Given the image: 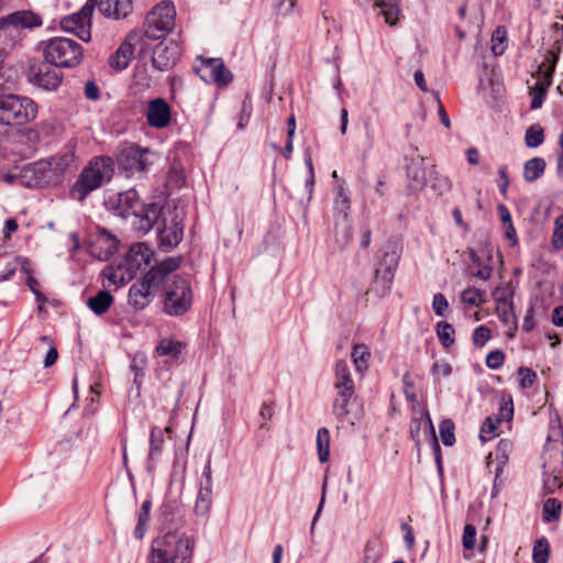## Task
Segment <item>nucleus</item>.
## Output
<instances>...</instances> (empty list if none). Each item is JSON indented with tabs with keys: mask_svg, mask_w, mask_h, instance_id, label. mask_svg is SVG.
<instances>
[{
	"mask_svg": "<svg viewBox=\"0 0 563 563\" xmlns=\"http://www.w3.org/2000/svg\"><path fill=\"white\" fill-rule=\"evenodd\" d=\"M536 77L537 81L534 86L530 88V96L532 97L530 108L532 110H537L542 107L548 93V89L552 85L553 80L543 76Z\"/></svg>",
	"mask_w": 563,
	"mask_h": 563,
	"instance_id": "nucleus-31",
	"label": "nucleus"
},
{
	"mask_svg": "<svg viewBox=\"0 0 563 563\" xmlns=\"http://www.w3.org/2000/svg\"><path fill=\"white\" fill-rule=\"evenodd\" d=\"M195 71L203 81L214 82L220 87H225L233 78L221 58L203 59L200 66L195 67Z\"/></svg>",
	"mask_w": 563,
	"mask_h": 563,
	"instance_id": "nucleus-14",
	"label": "nucleus"
},
{
	"mask_svg": "<svg viewBox=\"0 0 563 563\" xmlns=\"http://www.w3.org/2000/svg\"><path fill=\"white\" fill-rule=\"evenodd\" d=\"M455 426L451 419H444L440 422L439 432L441 441L445 446H452L455 443Z\"/></svg>",
	"mask_w": 563,
	"mask_h": 563,
	"instance_id": "nucleus-48",
	"label": "nucleus"
},
{
	"mask_svg": "<svg viewBox=\"0 0 563 563\" xmlns=\"http://www.w3.org/2000/svg\"><path fill=\"white\" fill-rule=\"evenodd\" d=\"M146 356L143 353H137L131 357L130 369L134 373L133 383L137 388L142 385V378L145 374Z\"/></svg>",
	"mask_w": 563,
	"mask_h": 563,
	"instance_id": "nucleus-41",
	"label": "nucleus"
},
{
	"mask_svg": "<svg viewBox=\"0 0 563 563\" xmlns=\"http://www.w3.org/2000/svg\"><path fill=\"white\" fill-rule=\"evenodd\" d=\"M563 437L561 427L553 428L548 435V442L542 454L543 470L547 475L549 472H562L563 468Z\"/></svg>",
	"mask_w": 563,
	"mask_h": 563,
	"instance_id": "nucleus-13",
	"label": "nucleus"
},
{
	"mask_svg": "<svg viewBox=\"0 0 563 563\" xmlns=\"http://www.w3.org/2000/svg\"><path fill=\"white\" fill-rule=\"evenodd\" d=\"M195 541L178 532H167L152 541L147 563H191Z\"/></svg>",
	"mask_w": 563,
	"mask_h": 563,
	"instance_id": "nucleus-3",
	"label": "nucleus"
},
{
	"mask_svg": "<svg viewBox=\"0 0 563 563\" xmlns=\"http://www.w3.org/2000/svg\"><path fill=\"white\" fill-rule=\"evenodd\" d=\"M183 239V227L177 222H173L170 227L166 224L163 228H158V240L163 247L172 249L181 241Z\"/></svg>",
	"mask_w": 563,
	"mask_h": 563,
	"instance_id": "nucleus-28",
	"label": "nucleus"
},
{
	"mask_svg": "<svg viewBox=\"0 0 563 563\" xmlns=\"http://www.w3.org/2000/svg\"><path fill=\"white\" fill-rule=\"evenodd\" d=\"M484 296L485 291L477 288L468 287L462 291L461 300L463 303L467 306L478 307L485 301Z\"/></svg>",
	"mask_w": 563,
	"mask_h": 563,
	"instance_id": "nucleus-47",
	"label": "nucleus"
},
{
	"mask_svg": "<svg viewBox=\"0 0 563 563\" xmlns=\"http://www.w3.org/2000/svg\"><path fill=\"white\" fill-rule=\"evenodd\" d=\"M44 59L55 67L73 68L80 64L84 57L82 46L67 37H53L44 43Z\"/></svg>",
	"mask_w": 563,
	"mask_h": 563,
	"instance_id": "nucleus-6",
	"label": "nucleus"
},
{
	"mask_svg": "<svg viewBox=\"0 0 563 563\" xmlns=\"http://www.w3.org/2000/svg\"><path fill=\"white\" fill-rule=\"evenodd\" d=\"M156 154L137 145H125L118 152L117 163L129 177L145 173L154 164Z\"/></svg>",
	"mask_w": 563,
	"mask_h": 563,
	"instance_id": "nucleus-10",
	"label": "nucleus"
},
{
	"mask_svg": "<svg viewBox=\"0 0 563 563\" xmlns=\"http://www.w3.org/2000/svg\"><path fill=\"white\" fill-rule=\"evenodd\" d=\"M493 298L496 302V313L499 320L505 324H516L514 312V290L510 284H503L493 291Z\"/></svg>",
	"mask_w": 563,
	"mask_h": 563,
	"instance_id": "nucleus-18",
	"label": "nucleus"
},
{
	"mask_svg": "<svg viewBox=\"0 0 563 563\" xmlns=\"http://www.w3.org/2000/svg\"><path fill=\"white\" fill-rule=\"evenodd\" d=\"M374 2L380 9V14L384 16L385 22L389 25H395L400 13L399 0H374Z\"/></svg>",
	"mask_w": 563,
	"mask_h": 563,
	"instance_id": "nucleus-35",
	"label": "nucleus"
},
{
	"mask_svg": "<svg viewBox=\"0 0 563 563\" xmlns=\"http://www.w3.org/2000/svg\"><path fill=\"white\" fill-rule=\"evenodd\" d=\"M119 247V240L106 229L99 231L90 244V254L100 261H108Z\"/></svg>",
	"mask_w": 563,
	"mask_h": 563,
	"instance_id": "nucleus-20",
	"label": "nucleus"
},
{
	"mask_svg": "<svg viewBox=\"0 0 563 563\" xmlns=\"http://www.w3.org/2000/svg\"><path fill=\"white\" fill-rule=\"evenodd\" d=\"M550 555V547L545 539L537 540L533 550L532 559L534 563H547Z\"/></svg>",
	"mask_w": 563,
	"mask_h": 563,
	"instance_id": "nucleus-51",
	"label": "nucleus"
},
{
	"mask_svg": "<svg viewBox=\"0 0 563 563\" xmlns=\"http://www.w3.org/2000/svg\"><path fill=\"white\" fill-rule=\"evenodd\" d=\"M476 528L467 523L464 527L463 537H462V544L465 550H473L475 547L476 541Z\"/></svg>",
	"mask_w": 563,
	"mask_h": 563,
	"instance_id": "nucleus-54",
	"label": "nucleus"
},
{
	"mask_svg": "<svg viewBox=\"0 0 563 563\" xmlns=\"http://www.w3.org/2000/svg\"><path fill=\"white\" fill-rule=\"evenodd\" d=\"M400 258V247L396 242L388 241L379 250L375 264V280L382 287L383 294L388 291L394 280L395 271Z\"/></svg>",
	"mask_w": 563,
	"mask_h": 563,
	"instance_id": "nucleus-9",
	"label": "nucleus"
},
{
	"mask_svg": "<svg viewBox=\"0 0 563 563\" xmlns=\"http://www.w3.org/2000/svg\"><path fill=\"white\" fill-rule=\"evenodd\" d=\"M164 445L163 430L158 427H153L150 434V451H148V470L155 466L158 462Z\"/></svg>",
	"mask_w": 563,
	"mask_h": 563,
	"instance_id": "nucleus-30",
	"label": "nucleus"
},
{
	"mask_svg": "<svg viewBox=\"0 0 563 563\" xmlns=\"http://www.w3.org/2000/svg\"><path fill=\"white\" fill-rule=\"evenodd\" d=\"M543 141V129L539 124H533L526 131L525 142L528 147H538Z\"/></svg>",
	"mask_w": 563,
	"mask_h": 563,
	"instance_id": "nucleus-49",
	"label": "nucleus"
},
{
	"mask_svg": "<svg viewBox=\"0 0 563 563\" xmlns=\"http://www.w3.org/2000/svg\"><path fill=\"white\" fill-rule=\"evenodd\" d=\"M180 54V47L176 42H159L153 48L152 65L159 71L168 70L177 64Z\"/></svg>",
	"mask_w": 563,
	"mask_h": 563,
	"instance_id": "nucleus-17",
	"label": "nucleus"
},
{
	"mask_svg": "<svg viewBox=\"0 0 563 563\" xmlns=\"http://www.w3.org/2000/svg\"><path fill=\"white\" fill-rule=\"evenodd\" d=\"M183 351V343L178 340H174L170 338L162 339L157 346L156 352L161 356H169L173 360L179 357Z\"/></svg>",
	"mask_w": 563,
	"mask_h": 563,
	"instance_id": "nucleus-36",
	"label": "nucleus"
},
{
	"mask_svg": "<svg viewBox=\"0 0 563 563\" xmlns=\"http://www.w3.org/2000/svg\"><path fill=\"white\" fill-rule=\"evenodd\" d=\"M46 60L30 68V81L47 91L56 90L63 79V74Z\"/></svg>",
	"mask_w": 563,
	"mask_h": 563,
	"instance_id": "nucleus-15",
	"label": "nucleus"
},
{
	"mask_svg": "<svg viewBox=\"0 0 563 563\" xmlns=\"http://www.w3.org/2000/svg\"><path fill=\"white\" fill-rule=\"evenodd\" d=\"M409 187L412 190H422L428 185L429 168L421 156L411 158L407 165Z\"/></svg>",
	"mask_w": 563,
	"mask_h": 563,
	"instance_id": "nucleus-23",
	"label": "nucleus"
},
{
	"mask_svg": "<svg viewBox=\"0 0 563 563\" xmlns=\"http://www.w3.org/2000/svg\"><path fill=\"white\" fill-rule=\"evenodd\" d=\"M194 294L189 282L178 275L166 283L163 311L172 317H181L192 306Z\"/></svg>",
	"mask_w": 563,
	"mask_h": 563,
	"instance_id": "nucleus-7",
	"label": "nucleus"
},
{
	"mask_svg": "<svg viewBox=\"0 0 563 563\" xmlns=\"http://www.w3.org/2000/svg\"><path fill=\"white\" fill-rule=\"evenodd\" d=\"M317 450L319 461L327 462L330 456V432L327 428H320L317 432Z\"/></svg>",
	"mask_w": 563,
	"mask_h": 563,
	"instance_id": "nucleus-40",
	"label": "nucleus"
},
{
	"mask_svg": "<svg viewBox=\"0 0 563 563\" xmlns=\"http://www.w3.org/2000/svg\"><path fill=\"white\" fill-rule=\"evenodd\" d=\"M432 309L439 317H443L445 314L446 310L449 309V301L443 294L438 292L433 296Z\"/></svg>",
	"mask_w": 563,
	"mask_h": 563,
	"instance_id": "nucleus-58",
	"label": "nucleus"
},
{
	"mask_svg": "<svg viewBox=\"0 0 563 563\" xmlns=\"http://www.w3.org/2000/svg\"><path fill=\"white\" fill-rule=\"evenodd\" d=\"M114 159L108 155L92 157L79 173L69 190L71 199L84 202L95 190L112 180L114 175Z\"/></svg>",
	"mask_w": 563,
	"mask_h": 563,
	"instance_id": "nucleus-2",
	"label": "nucleus"
},
{
	"mask_svg": "<svg viewBox=\"0 0 563 563\" xmlns=\"http://www.w3.org/2000/svg\"><path fill=\"white\" fill-rule=\"evenodd\" d=\"M113 300V296L109 291L100 290L87 300V306L93 313L101 316L112 306Z\"/></svg>",
	"mask_w": 563,
	"mask_h": 563,
	"instance_id": "nucleus-33",
	"label": "nucleus"
},
{
	"mask_svg": "<svg viewBox=\"0 0 563 563\" xmlns=\"http://www.w3.org/2000/svg\"><path fill=\"white\" fill-rule=\"evenodd\" d=\"M439 341L444 347H450L454 343L455 330L453 325L446 321H440L435 327Z\"/></svg>",
	"mask_w": 563,
	"mask_h": 563,
	"instance_id": "nucleus-44",
	"label": "nucleus"
},
{
	"mask_svg": "<svg viewBox=\"0 0 563 563\" xmlns=\"http://www.w3.org/2000/svg\"><path fill=\"white\" fill-rule=\"evenodd\" d=\"M95 8L115 20L128 16L133 9L132 0H88L80 11L62 19L60 26L84 42L91 38V16Z\"/></svg>",
	"mask_w": 563,
	"mask_h": 563,
	"instance_id": "nucleus-1",
	"label": "nucleus"
},
{
	"mask_svg": "<svg viewBox=\"0 0 563 563\" xmlns=\"http://www.w3.org/2000/svg\"><path fill=\"white\" fill-rule=\"evenodd\" d=\"M106 206L114 214L123 219L135 218L136 213L142 209V202L134 189L120 192L114 199H108Z\"/></svg>",
	"mask_w": 563,
	"mask_h": 563,
	"instance_id": "nucleus-16",
	"label": "nucleus"
},
{
	"mask_svg": "<svg viewBox=\"0 0 563 563\" xmlns=\"http://www.w3.org/2000/svg\"><path fill=\"white\" fill-rule=\"evenodd\" d=\"M383 554V547L378 539H371L364 548L363 563H378Z\"/></svg>",
	"mask_w": 563,
	"mask_h": 563,
	"instance_id": "nucleus-42",
	"label": "nucleus"
},
{
	"mask_svg": "<svg viewBox=\"0 0 563 563\" xmlns=\"http://www.w3.org/2000/svg\"><path fill=\"white\" fill-rule=\"evenodd\" d=\"M85 96L89 100H98L100 97V91L95 81H88L85 85Z\"/></svg>",
	"mask_w": 563,
	"mask_h": 563,
	"instance_id": "nucleus-64",
	"label": "nucleus"
},
{
	"mask_svg": "<svg viewBox=\"0 0 563 563\" xmlns=\"http://www.w3.org/2000/svg\"><path fill=\"white\" fill-rule=\"evenodd\" d=\"M505 362V353L500 350L490 351L486 356V366L490 369H498Z\"/></svg>",
	"mask_w": 563,
	"mask_h": 563,
	"instance_id": "nucleus-55",
	"label": "nucleus"
},
{
	"mask_svg": "<svg viewBox=\"0 0 563 563\" xmlns=\"http://www.w3.org/2000/svg\"><path fill=\"white\" fill-rule=\"evenodd\" d=\"M369 357L371 353L365 344L354 345L352 358L358 372H363L367 368Z\"/></svg>",
	"mask_w": 563,
	"mask_h": 563,
	"instance_id": "nucleus-43",
	"label": "nucleus"
},
{
	"mask_svg": "<svg viewBox=\"0 0 563 563\" xmlns=\"http://www.w3.org/2000/svg\"><path fill=\"white\" fill-rule=\"evenodd\" d=\"M152 254L144 243H135L129 249L123 264L135 275L142 266L150 264Z\"/></svg>",
	"mask_w": 563,
	"mask_h": 563,
	"instance_id": "nucleus-25",
	"label": "nucleus"
},
{
	"mask_svg": "<svg viewBox=\"0 0 563 563\" xmlns=\"http://www.w3.org/2000/svg\"><path fill=\"white\" fill-rule=\"evenodd\" d=\"M498 175H499V179H498L499 191L504 197H506L508 187H509V178H508L507 167L506 166L499 167Z\"/></svg>",
	"mask_w": 563,
	"mask_h": 563,
	"instance_id": "nucleus-63",
	"label": "nucleus"
},
{
	"mask_svg": "<svg viewBox=\"0 0 563 563\" xmlns=\"http://www.w3.org/2000/svg\"><path fill=\"white\" fill-rule=\"evenodd\" d=\"M518 374L520 376V387L523 389L531 387L537 379V374L525 366L518 368Z\"/></svg>",
	"mask_w": 563,
	"mask_h": 563,
	"instance_id": "nucleus-56",
	"label": "nucleus"
},
{
	"mask_svg": "<svg viewBox=\"0 0 563 563\" xmlns=\"http://www.w3.org/2000/svg\"><path fill=\"white\" fill-rule=\"evenodd\" d=\"M428 184L438 195L449 192L452 188V183L449 177L439 175L433 165L429 167Z\"/></svg>",
	"mask_w": 563,
	"mask_h": 563,
	"instance_id": "nucleus-38",
	"label": "nucleus"
},
{
	"mask_svg": "<svg viewBox=\"0 0 563 563\" xmlns=\"http://www.w3.org/2000/svg\"><path fill=\"white\" fill-rule=\"evenodd\" d=\"M212 505V490H198L196 504H195V512L198 516H207L211 509Z\"/></svg>",
	"mask_w": 563,
	"mask_h": 563,
	"instance_id": "nucleus-45",
	"label": "nucleus"
},
{
	"mask_svg": "<svg viewBox=\"0 0 563 563\" xmlns=\"http://www.w3.org/2000/svg\"><path fill=\"white\" fill-rule=\"evenodd\" d=\"M545 166V161L542 157H533L528 159L523 165V179L527 183L536 181L544 174Z\"/></svg>",
	"mask_w": 563,
	"mask_h": 563,
	"instance_id": "nucleus-34",
	"label": "nucleus"
},
{
	"mask_svg": "<svg viewBox=\"0 0 563 563\" xmlns=\"http://www.w3.org/2000/svg\"><path fill=\"white\" fill-rule=\"evenodd\" d=\"M161 214L162 207L158 203H142V209L136 213L132 224L137 231L146 233L158 222Z\"/></svg>",
	"mask_w": 563,
	"mask_h": 563,
	"instance_id": "nucleus-24",
	"label": "nucleus"
},
{
	"mask_svg": "<svg viewBox=\"0 0 563 563\" xmlns=\"http://www.w3.org/2000/svg\"><path fill=\"white\" fill-rule=\"evenodd\" d=\"M351 207L350 192L340 185L336 188L334 198V211L336 216H341L344 221L347 220Z\"/></svg>",
	"mask_w": 563,
	"mask_h": 563,
	"instance_id": "nucleus-37",
	"label": "nucleus"
},
{
	"mask_svg": "<svg viewBox=\"0 0 563 563\" xmlns=\"http://www.w3.org/2000/svg\"><path fill=\"white\" fill-rule=\"evenodd\" d=\"M54 185L57 184L46 159H41L22 167V187L43 188Z\"/></svg>",
	"mask_w": 563,
	"mask_h": 563,
	"instance_id": "nucleus-12",
	"label": "nucleus"
},
{
	"mask_svg": "<svg viewBox=\"0 0 563 563\" xmlns=\"http://www.w3.org/2000/svg\"><path fill=\"white\" fill-rule=\"evenodd\" d=\"M103 274L108 279L109 286H115L117 288L129 283L135 276L123 263L118 266L107 267Z\"/></svg>",
	"mask_w": 563,
	"mask_h": 563,
	"instance_id": "nucleus-29",
	"label": "nucleus"
},
{
	"mask_svg": "<svg viewBox=\"0 0 563 563\" xmlns=\"http://www.w3.org/2000/svg\"><path fill=\"white\" fill-rule=\"evenodd\" d=\"M506 30L497 27L492 35V52L495 56H499L505 52Z\"/></svg>",
	"mask_w": 563,
	"mask_h": 563,
	"instance_id": "nucleus-52",
	"label": "nucleus"
},
{
	"mask_svg": "<svg viewBox=\"0 0 563 563\" xmlns=\"http://www.w3.org/2000/svg\"><path fill=\"white\" fill-rule=\"evenodd\" d=\"M553 27L558 33V37L554 41V47L545 52L543 62L533 76H543L553 79L561 52V42L563 41V25L555 23L553 24Z\"/></svg>",
	"mask_w": 563,
	"mask_h": 563,
	"instance_id": "nucleus-22",
	"label": "nucleus"
},
{
	"mask_svg": "<svg viewBox=\"0 0 563 563\" xmlns=\"http://www.w3.org/2000/svg\"><path fill=\"white\" fill-rule=\"evenodd\" d=\"M179 267V258L168 257L152 267L141 280L134 283L129 290V303L137 309H144L152 301L156 289L167 275Z\"/></svg>",
	"mask_w": 563,
	"mask_h": 563,
	"instance_id": "nucleus-4",
	"label": "nucleus"
},
{
	"mask_svg": "<svg viewBox=\"0 0 563 563\" xmlns=\"http://www.w3.org/2000/svg\"><path fill=\"white\" fill-rule=\"evenodd\" d=\"M499 420H493L490 417L486 418L481 429V439L483 441L490 440L495 437Z\"/></svg>",
	"mask_w": 563,
	"mask_h": 563,
	"instance_id": "nucleus-57",
	"label": "nucleus"
},
{
	"mask_svg": "<svg viewBox=\"0 0 563 563\" xmlns=\"http://www.w3.org/2000/svg\"><path fill=\"white\" fill-rule=\"evenodd\" d=\"M143 34L140 30L131 31L118 49L109 57V65L117 71L125 69L134 54V49L140 46L144 49Z\"/></svg>",
	"mask_w": 563,
	"mask_h": 563,
	"instance_id": "nucleus-11",
	"label": "nucleus"
},
{
	"mask_svg": "<svg viewBox=\"0 0 563 563\" xmlns=\"http://www.w3.org/2000/svg\"><path fill=\"white\" fill-rule=\"evenodd\" d=\"M490 339V330L485 325L477 327L472 335L473 343L477 346H484Z\"/></svg>",
	"mask_w": 563,
	"mask_h": 563,
	"instance_id": "nucleus-59",
	"label": "nucleus"
},
{
	"mask_svg": "<svg viewBox=\"0 0 563 563\" xmlns=\"http://www.w3.org/2000/svg\"><path fill=\"white\" fill-rule=\"evenodd\" d=\"M552 245L555 250L563 247V216H559L554 220Z\"/></svg>",
	"mask_w": 563,
	"mask_h": 563,
	"instance_id": "nucleus-53",
	"label": "nucleus"
},
{
	"mask_svg": "<svg viewBox=\"0 0 563 563\" xmlns=\"http://www.w3.org/2000/svg\"><path fill=\"white\" fill-rule=\"evenodd\" d=\"M305 163L307 165V168H308V178L306 180V188H307V191H308V199L310 200L311 199V196H312V191H313V186H314V172H313V165H312V159L310 156H307L305 158Z\"/></svg>",
	"mask_w": 563,
	"mask_h": 563,
	"instance_id": "nucleus-62",
	"label": "nucleus"
},
{
	"mask_svg": "<svg viewBox=\"0 0 563 563\" xmlns=\"http://www.w3.org/2000/svg\"><path fill=\"white\" fill-rule=\"evenodd\" d=\"M37 115V104L29 97L18 95L0 96V124L24 125Z\"/></svg>",
	"mask_w": 563,
	"mask_h": 563,
	"instance_id": "nucleus-5",
	"label": "nucleus"
},
{
	"mask_svg": "<svg viewBox=\"0 0 563 563\" xmlns=\"http://www.w3.org/2000/svg\"><path fill=\"white\" fill-rule=\"evenodd\" d=\"M42 25L41 16L29 10H21L12 12L5 16L0 18V30L14 29H32Z\"/></svg>",
	"mask_w": 563,
	"mask_h": 563,
	"instance_id": "nucleus-21",
	"label": "nucleus"
},
{
	"mask_svg": "<svg viewBox=\"0 0 563 563\" xmlns=\"http://www.w3.org/2000/svg\"><path fill=\"white\" fill-rule=\"evenodd\" d=\"M176 10L172 2L157 3L146 15L143 38L161 40L165 37L175 25Z\"/></svg>",
	"mask_w": 563,
	"mask_h": 563,
	"instance_id": "nucleus-8",
	"label": "nucleus"
},
{
	"mask_svg": "<svg viewBox=\"0 0 563 563\" xmlns=\"http://www.w3.org/2000/svg\"><path fill=\"white\" fill-rule=\"evenodd\" d=\"M561 472H549L547 475L543 473V492L547 495L554 494L563 485L560 477Z\"/></svg>",
	"mask_w": 563,
	"mask_h": 563,
	"instance_id": "nucleus-50",
	"label": "nucleus"
},
{
	"mask_svg": "<svg viewBox=\"0 0 563 563\" xmlns=\"http://www.w3.org/2000/svg\"><path fill=\"white\" fill-rule=\"evenodd\" d=\"M45 347L47 349V352L45 354L43 365L44 367H51L57 361L58 352L53 343V340L48 335H41L38 338V344L35 346V351L40 352Z\"/></svg>",
	"mask_w": 563,
	"mask_h": 563,
	"instance_id": "nucleus-39",
	"label": "nucleus"
},
{
	"mask_svg": "<svg viewBox=\"0 0 563 563\" xmlns=\"http://www.w3.org/2000/svg\"><path fill=\"white\" fill-rule=\"evenodd\" d=\"M46 161L49 163L52 174L58 185L63 179L64 173L75 163V153L73 151H66L65 153L51 156Z\"/></svg>",
	"mask_w": 563,
	"mask_h": 563,
	"instance_id": "nucleus-26",
	"label": "nucleus"
},
{
	"mask_svg": "<svg viewBox=\"0 0 563 563\" xmlns=\"http://www.w3.org/2000/svg\"><path fill=\"white\" fill-rule=\"evenodd\" d=\"M0 179L8 185L22 186V168L15 170H0Z\"/></svg>",
	"mask_w": 563,
	"mask_h": 563,
	"instance_id": "nucleus-60",
	"label": "nucleus"
},
{
	"mask_svg": "<svg viewBox=\"0 0 563 563\" xmlns=\"http://www.w3.org/2000/svg\"><path fill=\"white\" fill-rule=\"evenodd\" d=\"M146 121L151 128L165 129L172 120V109L164 98H154L148 101L146 109Z\"/></svg>",
	"mask_w": 563,
	"mask_h": 563,
	"instance_id": "nucleus-19",
	"label": "nucleus"
},
{
	"mask_svg": "<svg viewBox=\"0 0 563 563\" xmlns=\"http://www.w3.org/2000/svg\"><path fill=\"white\" fill-rule=\"evenodd\" d=\"M333 386L335 390L355 389L354 380L351 377L349 365L343 360L338 361L335 364V382Z\"/></svg>",
	"mask_w": 563,
	"mask_h": 563,
	"instance_id": "nucleus-32",
	"label": "nucleus"
},
{
	"mask_svg": "<svg viewBox=\"0 0 563 563\" xmlns=\"http://www.w3.org/2000/svg\"><path fill=\"white\" fill-rule=\"evenodd\" d=\"M148 521H150V514L139 511L137 525L134 529V537L136 539H143V537L146 532V527H147Z\"/></svg>",
	"mask_w": 563,
	"mask_h": 563,
	"instance_id": "nucleus-61",
	"label": "nucleus"
},
{
	"mask_svg": "<svg viewBox=\"0 0 563 563\" xmlns=\"http://www.w3.org/2000/svg\"><path fill=\"white\" fill-rule=\"evenodd\" d=\"M354 394H355V389L335 390V397L332 402V413L335 416V418L339 421H341V422L344 421L345 418L349 416V413H350L349 406H350L352 398L354 397Z\"/></svg>",
	"mask_w": 563,
	"mask_h": 563,
	"instance_id": "nucleus-27",
	"label": "nucleus"
},
{
	"mask_svg": "<svg viewBox=\"0 0 563 563\" xmlns=\"http://www.w3.org/2000/svg\"><path fill=\"white\" fill-rule=\"evenodd\" d=\"M562 505L556 498H548L543 504V520L553 522L560 519Z\"/></svg>",
	"mask_w": 563,
	"mask_h": 563,
	"instance_id": "nucleus-46",
	"label": "nucleus"
}]
</instances>
